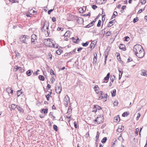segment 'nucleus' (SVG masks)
<instances>
[{
    "mask_svg": "<svg viewBox=\"0 0 147 147\" xmlns=\"http://www.w3.org/2000/svg\"><path fill=\"white\" fill-rule=\"evenodd\" d=\"M45 42H47L48 41H51V39L50 38L45 39H44Z\"/></svg>",
    "mask_w": 147,
    "mask_h": 147,
    "instance_id": "obj_56",
    "label": "nucleus"
},
{
    "mask_svg": "<svg viewBox=\"0 0 147 147\" xmlns=\"http://www.w3.org/2000/svg\"><path fill=\"white\" fill-rule=\"evenodd\" d=\"M118 104V102L117 100H115L114 103V105L115 106H117Z\"/></svg>",
    "mask_w": 147,
    "mask_h": 147,
    "instance_id": "obj_46",
    "label": "nucleus"
},
{
    "mask_svg": "<svg viewBox=\"0 0 147 147\" xmlns=\"http://www.w3.org/2000/svg\"><path fill=\"white\" fill-rule=\"evenodd\" d=\"M39 79L42 81H44L45 80V78L44 76L42 75H39L38 76Z\"/></svg>",
    "mask_w": 147,
    "mask_h": 147,
    "instance_id": "obj_26",
    "label": "nucleus"
},
{
    "mask_svg": "<svg viewBox=\"0 0 147 147\" xmlns=\"http://www.w3.org/2000/svg\"><path fill=\"white\" fill-rule=\"evenodd\" d=\"M11 90V88L10 87L7 88L6 89V91L8 94H9Z\"/></svg>",
    "mask_w": 147,
    "mask_h": 147,
    "instance_id": "obj_40",
    "label": "nucleus"
},
{
    "mask_svg": "<svg viewBox=\"0 0 147 147\" xmlns=\"http://www.w3.org/2000/svg\"><path fill=\"white\" fill-rule=\"evenodd\" d=\"M124 41H128L129 40V38L128 36H126L124 38Z\"/></svg>",
    "mask_w": 147,
    "mask_h": 147,
    "instance_id": "obj_39",
    "label": "nucleus"
},
{
    "mask_svg": "<svg viewBox=\"0 0 147 147\" xmlns=\"http://www.w3.org/2000/svg\"><path fill=\"white\" fill-rule=\"evenodd\" d=\"M139 131V129L138 128L136 129L135 131V136H137L138 135V132Z\"/></svg>",
    "mask_w": 147,
    "mask_h": 147,
    "instance_id": "obj_44",
    "label": "nucleus"
},
{
    "mask_svg": "<svg viewBox=\"0 0 147 147\" xmlns=\"http://www.w3.org/2000/svg\"><path fill=\"white\" fill-rule=\"evenodd\" d=\"M110 47H108L107 49H106L104 52V54L105 55V59H107L108 56V52L110 51Z\"/></svg>",
    "mask_w": 147,
    "mask_h": 147,
    "instance_id": "obj_7",
    "label": "nucleus"
},
{
    "mask_svg": "<svg viewBox=\"0 0 147 147\" xmlns=\"http://www.w3.org/2000/svg\"><path fill=\"white\" fill-rule=\"evenodd\" d=\"M31 43H34V44H35L36 43V41L37 40V37L36 35L33 34L31 36Z\"/></svg>",
    "mask_w": 147,
    "mask_h": 147,
    "instance_id": "obj_5",
    "label": "nucleus"
},
{
    "mask_svg": "<svg viewBox=\"0 0 147 147\" xmlns=\"http://www.w3.org/2000/svg\"><path fill=\"white\" fill-rule=\"evenodd\" d=\"M49 59L50 60H51L52 59V55L51 54V53H49Z\"/></svg>",
    "mask_w": 147,
    "mask_h": 147,
    "instance_id": "obj_55",
    "label": "nucleus"
},
{
    "mask_svg": "<svg viewBox=\"0 0 147 147\" xmlns=\"http://www.w3.org/2000/svg\"><path fill=\"white\" fill-rule=\"evenodd\" d=\"M94 90L96 94H98V91L99 90V88L98 87L97 85H95L94 88Z\"/></svg>",
    "mask_w": 147,
    "mask_h": 147,
    "instance_id": "obj_19",
    "label": "nucleus"
},
{
    "mask_svg": "<svg viewBox=\"0 0 147 147\" xmlns=\"http://www.w3.org/2000/svg\"><path fill=\"white\" fill-rule=\"evenodd\" d=\"M79 39L78 37L77 39L76 40V41H73V42L75 43H78V40H79Z\"/></svg>",
    "mask_w": 147,
    "mask_h": 147,
    "instance_id": "obj_61",
    "label": "nucleus"
},
{
    "mask_svg": "<svg viewBox=\"0 0 147 147\" xmlns=\"http://www.w3.org/2000/svg\"><path fill=\"white\" fill-rule=\"evenodd\" d=\"M50 96V95L49 94H48L46 96V97L47 98V100L48 101L49 100Z\"/></svg>",
    "mask_w": 147,
    "mask_h": 147,
    "instance_id": "obj_50",
    "label": "nucleus"
},
{
    "mask_svg": "<svg viewBox=\"0 0 147 147\" xmlns=\"http://www.w3.org/2000/svg\"><path fill=\"white\" fill-rule=\"evenodd\" d=\"M91 26H92L90 25V24H89L84 27L85 28H90Z\"/></svg>",
    "mask_w": 147,
    "mask_h": 147,
    "instance_id": "obj_58",
    "label": "nucleus"
},
{
    "mask_svg": "<svg viewBox=\"0 0 147 147\" xmlns=\"http://www.w3.org/2000/svg\"><path fill=\"white\" fill-rule=\"evenodd\" d=\"M115 78V76L113 75H111L110 76V79L111 82H113Z\"/></svg>",
    "mask_w": 147,
    "mask_h": 147,
    "instance_id": "obj_22",
    "label": "nucleus"
},
{
    "mask_svg": "<svg viewBox=\"0 0 147 147\" xmlns=\"http://www.w3.org/2000/svg\"><path fill=\"white\" fill-rule=\"evenodd\" d=\"M22 89L20 90L17 91V94L18 95V96H19L22 93Z\"/></svg>",
    "mask_w": 147,
    "mask_h": 147,
    "instance_id": "obj_31",
    "label": "nucleus"
},
{
    "mask_svg": "<svg viewBox=\"0 0 147 147\" xmlns=\"http://www.w3.org/2000/svg\"><path fill=\"white\" fill-rule=\"evenodd\" d=\"M17 109L18 110V111H20V113H23L24 112V110L23 109L19 106H18Z\"/></svg>",
    "mask_w": 147,
    "mask_h": 147,
    "instance_id": "obj_16",
    "label": "nucleus"
},
{
    "mask_svg": "<svg viewBox=\"0 0 147 147\" xmlns=\"http://www.w3.org/2000/svg\"><path fill=\"white\" fill-rule=\"evenodd\" d=\"M124 126L122 125L121 126H119L118 129H117V131L119 133H120L122 132L124 130Z\"/></svg>",
    "mask_w": 147,
    "mask_h": 147,
    "instance_id": "obj_11",
    "label": "nucleus"
},
{
    "mask_svg": "<svg viewBox=\"0 0 147 147\" xmlns=\"http://www.w3.org/2000/svg\"><path fill=\"white\" fill-rule=\"evenodd\" d=\"M133 51L136 55L140 58H143L145 55L144 50L140 45H134L133 47Z\"/></svg>",
    "mask_w": 147,
    "mask_h": 147,
    "instance_id": "obj_1",
    "label": "nucleus"
},
{
    "mask_svg": "<svg viewBox=\"0 0 147 147\" xmlns=\"http://www.w3.org/2000/svg\"><path fill=\"white\" fill-rule=\"evenodd\" d=\"M70 33V31H67L66 33L64 34V36L65 37H69L70 36L69 35V36H68L69 34Z\"/></svg>",
    "mask_w": 147,
    "mask_h": 147,
    "instance_id": "obj_34",
    "label": "nucleus"
},
{
    "mask_svg": "<svg viewBox=\"0 0 147 147\" xmlns=\"http://www.w3.org/2000/svg\"><path fill=\"white\" fill-rule=\"evenodd\" d=\"M72 54V52H69L68 53H66L64 56L65 57H67L68 56H70Z\"/></svg>",
    "mask_w": 147,
    "mask_h": 147,
    "instance_id": "obj_33",
    "label": "nucleus"
},
{
    "mask_svg": "<svg viewBox=\"0 0 147 147\" xmlns=\"http://www.w3.org/2000/svg\"><path fill=\"white\" fill-rule=\"evenodd\" d=\"M129 115V113H128L127 112H124L122 114V116L123 117H125L127 116L128 115Z\"/></svg>",
    "mask_w": 147,
    "mask_h": 147,
    "instance_id": "obj_35",
    "label": "nucleus"
},
{
    "mask_svg": "<svg viewBox=\"0 0 147 147\" xmlns=\"http://www.w3.org/2000/svg\"><path fill=\"white\" fill-rule=\"evenodd\" d=\"M50 74L51 75H55V78H56V75L55 74V73L54 72L53 70L52 69H51L50 70Z\"/></svg>",
    "mask_w": 147,
    "mask_h": 147,
    "instance_id": "obj_37",
    "label": "nucleus"
},
{
    "mask_svg": "<svg viewBox=\"0 0 147 147\" xmlns=\"http://www.w3.org/2000/svg\"><path fill=\"white\" fill-rule=\"evenodd\" d=\"M96 42L97 41L95 42L94 40L92 42L90 46V47L91 49V50L92 49L94 48L96 44Z\"/></svg>",
    "mask_w": 147,
    "mask_h": 147,
    "instance_id": "obj_10",
    "label": "nucleus"
},
{
    "mask_svg": "<svg viewBox=\"0 0 147 147\" xmlns=\"http://www.w3.org/2000/svg\"><path fill=\"white\" fill-rule=\"evenodd\" d=\"M107 140V138L106 137H105L102 139L101 141V142L102 143L104 144L106 142Z\"/></svg>",
    "mask_w": 147,
    "mask_h": 147,
    "instance_id": "obj_30",
    "label": "nucleus"
},
{
    "mask_svg": "<svg viewBox=\"0 0 147 147\" xmlns=\"http://www.w3.org/2000/svg\"><path fill=\"white\" fill-rule=\"evenodd\" d=\"M69 102V98L67 95H66L64 99V105L66 107L68 106V103Z\"/></svg>",
    "mask_w": 147,
    "mask_h": 147,
    "instance_id": "obj_3",
    "label": "nucleus"
},
{
    "mask_svg": "<svg viewBox=\"0 0 147 147\" xmlns=\"http://www.w3.org/2000/svg\"><path fill=\"white\" fill-rule=\"evenodd\" d=\"M89 42L88 41H86L85 43H82V45L84 47H86L88 45Z\"/></svg>",
    "mask_w": 147,
    "mask_h": 147,
    "instance_id": "obj_28",
    "label": "nucleus"
},
{
    "mask_svg": "<svg viewBox=\"0 0 147 147\" xmlns=\"http://www.w3.org/2000/svg\"><path fill=\"white\" fill-rule=\"evenodd\" d=\"M15 53L16 54L15 56L16 57H17L18 58L20 57V55L18 52V51H15Z\"/></svg>",
    "mask_w": 147,
    "mask_h": 147,
    "instance_id": "obj_27",
    "label": "nucleus"
},
{
    "mask_svg": "<svg viewBox=\"0 0 147 147\" xmlns=\"http://www.w3.org/2000/svg\"><path fill=\"white\" fill-rule=\"evenodd\" d=\"M117 58V60L120 61H121V58L120 54L118 53H116Z\"/></svg>",
    "mask_w": 147,
    "mask_h": 147,
    "instance_id": "obj_24",
    "label": "nucleus"
},
{
    "mask_svg": "<svg viewBox=\"0 0 147 147\" xmlns=\"http://www.w3.org/2000/svg\"><path fill=\"white\" fill-rule=\"evenodd\" d=\"M54 9V8L53 9H51L50 10H49L48 11V14H50L51 12L53 11V10Z\"/></svg>",
    "mask_w": 147,
    "mask_h": 147,
    "instance_id": "obj_52",
    "label": "nucleus"
},
{
    "mask_svg": "<svg viewBox=\"0 0 147 147\" xmlns=\"http://www.w3.org/2000/svg\"><path fill=\"white\" fill-rule=\"evenodd\" d=\"M18 106L14 104H13L9 106V108L12 111V110H14L16 108L17 109Z\"/></svg>",
    "mask_w": 147,
    "mask_h": 147,
    "instance_id": "obj_9",
    "label": "nucleus"
},
{
    "mask_svg": "<svg viewBox=\"0 0 147 147\" xmlns=\"http://www.w3.org/2000/svg\"><path fill=\"white\" fill-rule=\"evenodd\" d=\"M99 137V135H98V134H96V142H97L98 141V139Z\"/></svg>",
    "mask_w": 147,
    "mask_h": 147,
    "instance_id": "obj_47",
    "label": "nucleus"
},
{
    "mask_svg": "<svg viewBox=\"0 0 147 147\" xmlns=\"http://www.w3.org/2000/svg\"><path fill=\"white\" fill-rule=\"evenodd\" d=\"M29 38L30 37L29 36L24 35L23 36H22L20 38V39L22 43L28 44V43L27 41Z\"/></svg>",
    "mask_w": 147,
    "mask_h": 147,
    "instance_id": "obj_2",
    "label": "nucleus"
},
{
    "mask_svg": "<svg viewBox=\"0 0 147 147\" xmlns=\"http://www.w3.org/2000/svg\"><path fill=\"white\" fill-rule=\"evenodd\" d=\"M126 7V5H123L121 9V12L122 13H123V11L124 9Z\"/></svg>",
    "mask_w": 147,
    "mask_h": 147,
    "instance_id": "obj_45",
    "label": "nucleus"
},
{
    "mask_svg": "<svg viewBox=\"0 0 147 147\" xmlns=\"http://www.w3.org/2000/svg\"><path fill=\"white\" fill-rule=\"evenodd\" d=\"M97 61V59H93V64H95L96 63Z\"/></svg>",
    "mask_w": 147,
    "mask_h": 147,
    "instance_id": "obj_62",
    "label": "nucleus"
},
{
    "mask_svg": "<svg viewBox=\"0 0 147 147\" xmlns=\"http://www.w3.org/2000/svg\"><path fill=\"white\" fill-rule=\"evenodd\" d=\"M48 110L47 108L43 109L41 110V112L42 113L46 114L47 113Z\"/></svg>",
    "mask_w": 147,
    "mask_h": 147,
    "instance_id": "obj_20",
    "label": "nucleus"
},
{
    "mask_svg": "<svg viewBox=\"0 0 147 147\" xmlns=\"http://www.w3.org/2000/svg\"><path fill=\"white\" fill-rule=\"evenodd\" d=\"M74 125L75 128H77V122L76 121H74Z\"/></svg>",
    "mask_w": 147,
    "mask_h": 147,
    "instance_id": "obj_60",
    "label": "nucleus"
},
{
    "mask_svg": "<svg viewBox=\"0 0 147 147\" xmlns=\"http://www.w3.org/2000/svg\"><path fill=\"white\" fill-rule=\"evenodd\" d=\"M144 10V8L143 9H140L139 11H138V13H140L142 12Z\"/></svg>",
    "mask_w": 147,
    "mask_h": 147,
    "instance_id": "obj_51",
    "label": "nucleus"
},
{
    "mask_svg": "<svg viewBox=\"0 0 147 147\" xmlns=\"http://www.w3.org/2000/svg\"><path fill=\"white\" fill-rule=\"evenodd\" d=\"M94 107L96 108V110L98 109L100 110L102 109L101 107L98 105H94Z\"/></svg>",
    "mask_w": 147,
    "mask_h": 147,
    "instance_id": "obj_32",
    "label": "nucleus"
},
{
    "mask_svg": "<svg viewBox=\"0 0 147 147\" xmlns=\"http://www.w3.org/2000/svg\"><path fill=\"white\" fill-rule=\"evenodd\" d=\"M114 122H119L120 121V118L119 115L115 117L114 118Z\"/></svg>",
    "mask_w": 147,
    "mask_h": 147,
    "instance_id": "obj_14",
    "label": "nucleus"
},
{
    "mask_svg": "<svg viewBox=\"0 0 147 147\" xmlns=\"http://www.w3.org/2000/svg\"><path fill=\"white\" fill-rule=\"evenodd\" d=\"M86 9V6H83L82 8H80L79 11L80 13H83L85 11Z\"/></svg>",
    "mask_w": 147,
    "mask_h": 147,
    "instance_id": "obj_13",
    "label": "nucleus"
},
{
    "mask_svg": "<svg viewBox=\"0 0 147 147\" xmlns=\"http://www.w3.org/2000/svg\"><path fill=\"white\" fill-rule=\"evenodd\" d=\"M110 76V73H108L107 74L106 76L104 78V81H103V82H105L106 83H107L108 82V80H109Z\"/></svg>",
    "mask_w": 147,
    "mask_h": 147,
    "instance_id": "obj_8",
    "label": "nucleus"
},
{
    "mask_svg": "<svg viewBox=\"0 0 147 147\" xmlns=\"http://www.w3.org/2000/svg\"><path fill=\"white\" fill-rule=\"evenodd\" d=\"M19 70L22 73L24 71V69L20 67V69H19Z\"/></svg>",
    "mask_w": 147,
    "mask_h": 147,
    "instance_id": "obj_57",
    "label": "nucleus"
},
{
    "mask_svg": "<svg viewBox=\"0 0 147 147\" xmlns=\"http://www.w3.org/2000/svg\"><path fill=\"white\" fill-rule=\"evenodd\" d=\"M52 20L53 22H55L56 21V18L54 17L52 18Z\"/></svg>",
    "mask_w": 147,
    "mask_h": 147,
    "instance_id": "obj_59",
    "label": "nucleus"
},
{
    "mask_svg": "<svg viewBox=\"0 0 147 147\" xmlns=\"http://www.w3.org/2000/svg\"><path fill=\"white\" fill-rule=\"evenodd\" d=\"M32 72V71L31 70L29 69L26 71V74L28 76H29L31 75V73Z\"/></svg>",
    "mask_w": 147,
    "mask_h": 147,
    "instance_id": "obj_23",
    "label": "nucleus"
},
{
    "mask_svg": "<svg viewBox=\"0 0 147 147\" xmlns=\"http://www.w3.org/2000/svg\"><path fill=\"white\" fill-rule=\"evenodd\" d=\"M90 12H89L87 14H84L82 15L83 16H90Z\"/></svg>",
    "mask_w": 147,
    "mask_h": 147,
    "instance_id": "obj_48",
    "label": "nucleus"
},
{
    "mask_svg": "<svg viewBox=\"0 0 147 147\" xmlns=\"http://www.w3.org/2000/svg\"><path fill=\"white\" fill-rule=\"evenodd\" d=\"M117 13L116 11H115L113 13V15L111 17V19H112L113 18H115L116 15H117Z\"/></svg>",
    "mask_w": 147,
    "mask_h": 147,
    "instance_id": "obj_25",
    "label": "nucleus"
},
{
    "mask_svg": "<svg viewBox=\"0 0 147 147\" xmlns=\"http://www.w3.org/2000/svg\"><path fill=\"white\" fill-rule=\"evenodd\" d=\"M107 96L108 95L107 94H106L103 97V98L104 99L103 101L104 102H105L107 100Z\"/></svg>",
    "mask_w": 147,
    "mask_h": 147,
    "instance_id": "obj_36",
    "label": "nucleus"
},
{
    "mask_svg": "<svg viewBox=\"0 0 147 147\" xmlns=\"http://www.w3.org/2000/svg\"><path fill=\"white\" fill-rule=\"evenodd\" d=\"M101 15V14H99L98 16L96 17L94 20L96 22V21L97 19H98V18H99V17Z\"/></svg>",
    "mask_w": 147,
    "mask_h": 147,
    "instance_id": "obj_53",
    "label": "nucleus"
},
{
    "mask_svg": "<svg viewBox=\"0 0 147 147\" xmlns=\"http://www.w3.org/2000/svg\"><path fill=\"white\" fill-rule=\"evenodd\" d=\"M95 22L93 20L92 22H91L90 23H89L90 24V25L92 26L94 24V23Z\"/></svg>",
    "mask_w": 147,
    "mask_h": 147,
    "instance_id": "obj_64",
    "label": "nucleus"
},
{
    "mask_svg": "<svg viewBox=\"0 0 147 147\" xmlns=\"http://www.w3.org/2000/svg\"><path fill=\"white\" fill-rule=\"evenodd\" d=\"M48 22H45L43 26L41 28V30L43 32H45L46 31L44 29V28H45V27H46V24H46Z\"/></svg>",
    "mask_w": 147,
    "mask_h": 147,
    "instance_id": "obj_29",
    "label": "nucleus"
},
{
    "mask_svg": "<svg viewBox=\"0 0 147 147\" xmlns=\"http://www.w3.org/2000/svg\"><path fill=\"white\" fill-rule=\"evenodd\" d=\"M119 48L120 49L122 50L123 51L126 50V49L125 47V45L123 44H120L119 46Z\"/></svg>",
    "mask_w": 147,
    "mask_h": 147,
    "instance_id": "obj_12",
    "label": "nucleus"
},
{
    "mask_svg": "<svg viewBox=\"0 0 147 147\" xmlns=\"http://www.w3.org/2000/svg\"><path fill=\"white\" fill-rule=\"evenodd\" d=\"M138 20V18L137 17H136L134 18V19L133 20V22L134 23H135L136 22H137Z\"/></svg>",
    "mask_w": 147,
    "mask_h": 147,
    "instance_id": "obj_41",
    "label": "nucleus"
},
{
    "mask_svg": "<svg viewBox=\"0 0 147 147\" xmlns=\"http://www.w3.org/2000/svg\"><path fill=\"white\" fill-rule=\"evenodd\" d=\"M97 118H98V121L97 123L100 124L101 122H102L104 120V117L103 116L101 115H98L97 116Z\"/></svg>",
    "mask_w": 147,
    "mask_h": 147,
    "instance_id": "obj_6",
    "label": "nucleus"
},
{
    "mask_svg": "<svg viewBox=\"0 0 147 147\" xmlns=\"http://www.w3.org/2000/svg\"><path fill=\"white\" fill-rule=\"evenodd\" d=\"M59 86L57 85L56 86L55 90L57 93L58 94H60L62 90L61 86V82L59 83Z\"/></svg>",
    "mask_w": 147,
    "mask_h": 147,
    "instance_id": "obj_4",
    "label": "nucleus"
},
{
    "mask_svg": "<svg viewBox=\"0 0 147 147\" xmlns=\"http://www.w3.org/2000/svg\"><path fill=\"white\" fill-rule=\"evenodd\" d=\"M45 24H46V29L48 30L49 28V23H47Z\"/></svg>",
    "mask_w": 147,
    "mask_h": 147,
    "instance_id": "obj_63",
    "label": "nucleus"
},
{
    "mask_svg": "<svg viewBox=\"0 0 147 147\" xmlns=\"http://www.w3.org/2000/svg\"><path fill=\"white\" fill-rule=\"evenodd\" d=\"M141 74L142 76H147V71L144 70H142Z\"/></svg>",
    "mask_w": 147,
    "mask_h": 147,
    "instance_id": "obj_18",
    "label": "nucleus"
},
{
    "mask_svg": "<svg viewBox=\"0 0 147 147\" xmlns=\"http://www.w3.org/2000/svg\"><path fill=\"white\" fill-rule=\"evenodd\" d=\"M146 0H141L140 3L142 4H145L146 3Z\"/></svg>",
    "mask_w": 147,
    "mask_h": 147,
    "instance_id": "obj_49",
    "label": "nucleus"
},
{
    "mask_svg": "<svg viewBox=\"0 0 147 147\" xmlns=\"http://www.w3.org/2000/svg\"><path fill=\"white\" fill-rule=\"evenodd\" d=\"M115 22V19L110 21L107 25V27H110L112 26L113 25V23H114Z\"/></svg>",
    "mask_w": 147,
    "mask_h": 147,
    "instance_id": "obj_15",
    "label": "nucleus"
},
{
    "mask_svg": "<svg viewBox=\"0 0 147 147\" xmlns=\"http://www.w3.org/2000/svg\"><path fill=\"white\" fill-rule=\"evenodd\" d=\"M111 95L112 97H114L116 95V90L114 89L113 90V91L111 92Z\"/></svg>",
    "mask_w": 147,
    "mask_h": 147,
    "instance_id": "obj_21",
    "label": "nucleus"
},
{
    "mask_svg": "<svg viewBox=\"0 0 147 147\" xmlns=\"http://www.w3.org/2000/svg\"><path fill=\"white\" fill-rule=\"evenodd\" d=\"M53 129L55 131H57L58 130V127L57 126L55 125H53Z\"/></svg>",
    "mask_w": 147,
    "mask_h": 147,
    "instance_id": "obj_38",
    "label": "nucleus"
},
{
    "mask_svg": "<svg viewBox=\"0 0 147 147\" xmlns=\"http://www.w3.org/2000/svg\"><path fill=\"white\" fill-rule=\"evenodd\" d=\"M111 34V32L110 31H108L106 33V35L107 36H109Z\"/></svg>",
    "mask_w": 147,
    "mask_h": 147,
    "instance_id": "obj_54",
    "label": "nucleus"
},
{
    "mask_svg": "<svg viewBox=\"0 0 147 147\" xmlns=\"http://www.w3.org/2000/svg\"><path fill=\"white\" fill-rule=\"evenodd\" d=\"M101 21L100 20H98L97 26L98 27H100L101 26Z\"/></svg>",
    "mask_w": 147,
    "mask_h": 147,
    "instance_id": "obj_43",
    "label": "nucleus"
},
{
    "mask_svg": "<svg viewBox=\"0 0 147 147\" xmlns=\"http://www.w3.org/2000/svg\"><path fill=\"white\" fill-rule=\"evenodd\" d=\"M61 48L62 49V48L60 47L59 49L57 50L56 52V53L59 55H60L63 52V51L60 49V48Z\"/></svg>",
    "mask_w": 147,
    "mask_h": 147,
    "instance_id": "obj_17",
    "label": "nucleus"
},
{
    "mask_svg": "<svg viewBox=\"0 0 147 147\" xmlns=\"http://www.w3.org/2000/svg\"><path fill=\"white\" fill-rule=\"evenodd\" d=\"M92 7L93 9L95 10L97 8V6L95 5H92Z\"/></svg>",
    "mask_w": 147,
    "mask_h": 147,
    "instance_id": "obj_42",
    "label": "nucleus"
}]
</instances>
